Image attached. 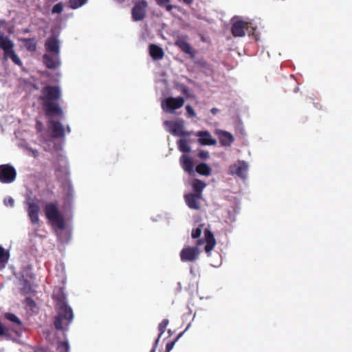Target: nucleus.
Listing matches in <instances>:
<instances>
[{"instance_id":"nucleus-1","label":"nucleus","mask_w":352,"mask_h":352,"mask_svg":"<svg viewBox=\"0 0 352 352\" xmlns=\"http://www.w3.org/2000/svg\"><path fill=\"white\" fill-rule=\"evenodd\" d=\"M54 298L57 300L58 315L54 325L57 329L66 330L74 318L72 309L66 302V294L62 288L54 292Z\"/></svg>"},{"instance_id":"nucleus-2","label":"nucleus","mask_w":352,"mask_h":352,"mask_svg":"<svg viewBox=\"0 0 352 352\" xmlns=\"http://www.w3.org/2000/svg\"><path fill=\"white\" fill-rule=\"evenodd\" d=\"M45 212L47 219L52 226L56 230L57 235L60 237L58 230L65 228L66 224L64 217L55 203H47L45 206Z\"/></svg>"},{"instance_id":"nucleus-3","label":"nucleus","mask_w":352,"mask_h":352,"mask_svg":"<svg viewBox=\"0 0 352 352\" xmlns=\"http://www.w3.org/2000/svg\"><path fill=\"white\" fill-rule=\"evenodd\" d=\"M164 126L168 132L175 136H190V133L184 130V121L182 119L177 120H167L164 122Z\"/></svg>"},{"instance_id":"nucleus-4","label":"nucleus","mask_w":352,"mask_h":352,"mask_svg":"<svg viewBox=\"0 0 352 352\" xmlns=\"http://www.w3.org/2000/svg\"><path fill=\"white\" fill-rule=\"evenodd\" d=\"M185 100L182 97H167L162 100L161 107L166 113H175V111L184 104Z\"/></svg>"},{"instance_id":"nucleus-5","label":"nucleus","mask_w":352,"mask_h":352,"mask_svg":"<svg viewBox=\"0 0 352 352\" xmlns=\"http://www.w3.org/2000/svg\"><path fill=\"white\" fill-rule=\"evenodd\" d=\"M249 164L243 160H238L230 166L229 173L232 175H236L242 179L248 177Z\"/></svg>"},{"instance_id":"nucleus-6","label":"nucleus","mask_w":352,"mask_h":352,"mask_svg":"<svg viewBox=\"0 0 352 352\" xmlns=\"http://www.w3.org/2000/svg\"><path fill=\"white\" fill-rule=\"evenodd\" d=\"M16 176L15 168L10 164L0 165V182L3 184L13 182Z\"/></svg>"},{"instance_id":"nucleus-7","label":"nucleus","mask_w":352,"mask_h":352,"mask_svg":"<svg viewBox=\"0 0 352 352\" xmlns=\"http://www.w3.org/2000/svg\"><path fill=\"white\" fill-rule=\"evenodd\" d=\"M26 204L28 206L27 212L31 222L35 225L38 224L40 207L38 201L29 198Z\"/></svg>"},{"instance_id":"nucleus-8","label":"nucleus","mask_w":352,"mask_h":352,"mask_svg":"<svg viewBox=\"0 0 352 352\" xmlns=\"http://www.w3.org/2000/svg\"><path fill=\"white\" fill-rule=\"evenodd\" d=\"M200 254L198 247L186 246L180 252V258L182 262H193L196 261Z\"/></svg>"},{"instance_id":"nucleus-9","label":"nucleus","mask_w":352,"mask_h":352,"mask_svg":"<svg viewBox=\"0 0 352 352\" xmlns=\"http://www.w3.org/2000/svg\"><path fill=\"white\" fill-rule=\"evenodd\" d=\"M61 97V89L59 87L47 86L43 90V101L56 100Z\"/></svg>"},{"instance_id":"nucleus-10","label":"nucleus","mask_w":352,"mask_h":352,"mask_svg":"<svg viewBox=\"0 0 352 352\" xmlns=\"http://www.w3.org/2000/svg\"><path fill=\"white\" fill-rule=\"evenodd\" d=\"M146 7L147 3L144 0H140L135 3L132 10V17L134 21H142L144 18Z\"/></svg>"},{"instance_id":"nucleus-11","label":"nucleus","mask_w":352,"mask_h":352,"mask_svg":"<svg viewBox=\"0 0 352 352\" xmlns=\"http://www.w3.org/2000/svg\"><path fill=\"white\" fill-rule=\"evenodd\" d=\"M43 61L49 69H56L61 65L59 53H45L43 56Z\"/></svg>"},{"instance_id":"nucleus-12","label":"nucleus","mask_w":352,"mask_h":352,"mask_svg":"<svg viewBox=\"0 0 352 352\" xmlns=\"http://www.w3.org/2000/svg\"><path fill=\"white\" fill-rule=\"evenodd\" d=\"M42 104L46 115L50 116H63V111L57 103L49 101H43Z\"/></svg>"},{"instance_id":"nucleus-13","label":"nucleus","mask_w":352,"mask_h":352,"mask_svg":"<svg viewBox=\"0 0 352 352\" xmlns=\"http://www.w3.org/2000/svg\"><path fill=\"white\" fill-rule=\"evenodd\" d=\"M214 133L218 136L219 142L223 146H230L234 141V136L226 131L215 129Z\"/></svg>"},{"instance_id":"nucleus-14","label":"nucleus","mask_w":352,"mask_h":352,"mask_svg":"<svg viewBox=\"0 0 352 352\" xmlns=\"http://www.w3.org/2000/svg\"><path fill=\"white\" fill-rule=\"evenodd\" d=\"M202 198L201 195L190 193L184 197L187 206L194 210H198L200 208V201Z\"/></svg>"},{"instance_id":"nucleus-15","label":"nucleus","mask_w":352,"mask_h":352,"mask_svg":"<svg viewBox=\"0 0 352 352\" xmlns=\"http://www.w3.org/2000/svg\"><path fill=\"white\" fill-rule=\"evenodd\" d=\"M46 53L60 54V41L58 37L53 36L50 37L45 43Z\"/></svg>"},{"instance_id":"nucleus-16","label":"nucleus","mask_w":352,"mask_h":352,"mask_svg":"<svg viewBox=\"0 0 352 352\" xmlns=\"http://www.w3.org/2000/svg\"><path fill=\"white\" fill-rule=\"evenodd\" d=\"M199 139L198 141L201 145H215L217 140L212 138L211 134L207 131H201L197 133L196 135Z\"/></svg>"},{"instance_id":"nucleus-17","label":"nucleus","mask_w":352,"mask_h":352,"mask_svg":"<svg viewBox=\"0 0 352 352\" xmlns=\"http://www.w3.org/2000/svg\"><path fill=\"white\" fill-rule=\"evenodd\" d=\"M49 126L52 131L54 138L62 137L65 135V131L63 124L59 122L50 121Z\"/></svg>"},{"instance_id":"nucleus-18","label":"nucleus","mask_w":352,"mask_h":352,"mask_svg":"<svg viewBox=\"0 0 352 352\" xmlns=\"http://www.w3.org/2000/svg\"><path fill=\"white\" fill-rule=\"evenodd\" d=\"M179 162L183 170L187 173H192L194 164L192 160L185 155L181 156Z\"/></svg>"},{"instance_id":"nucleus-19","label":"nucleus","mask_w":352,"mask_h":352,"mask_svg":"<svg viewBox=\"0 0 352 352\" xmlns=\"http://www.w3.org/2000/svg\"><path fill=\"white\" fill-rule=\"evenodd\" d=\"M14 43L8 38V36L1 35L0 36V48L4 51V56L8 54L10 51L13 50Z\"/></svg>"},{"instance_id":"nucleus-20","label":"nucleus","mask_w":352,"mask_h":352,"mask_svg":"<svg viewBox=\"0 0 352 352\" xmlns=\"http://www.w3.org/2000/svg\"><path fill=\"white\" fill-rule=\"evenodd\" d=\"M206 244L205 245V251L206 253H210L216 245V241L213 234L208 230L204 231Z\"/></svg>"},{"instance_id":"nucleus-21","label":"nucleus","mask_w":352,"mask_h":352,"mask_svg":"<svg viewBox=\"0 0 352 352\" xmlns=\"http://www.w3.org/2000/svg\"><path fill=\"white\" fill-rule=\"evenodd\" d=\"M149 54L154 60L162 59L164 55L162 48L154 44L150 45Z\"/></svg>"},{"instance_id":"nucleus-22","label":"nucleus","mask_w":352,"mask_h":352,"mask_svg":"<svg viewBox=\"0 0 352 352\" xmlns=\"http://www.w3.org/2000/svg\"><path fill=\"white\" fill-rule=\"evenodd\" d=\"M246 24L243 21L235 22L232 28V32L235 36H243L245 35V27Z\"/></svg>"},{"instance_id":"nucleus-23","label":"nucleus","mask_w":352,"mask_h":352,"mask_svg":"<svg viewBox=\"0 0 352 352\" xmlns=\"http://www.w3.org/2000/svg\"><path fill=\"white\" fill-rule=\"evenodd\" d=\"M176 45L185 53L193 56V50L190 45L182 39H179L176 42Z\"/></svg>"},{"instance_id":"nucleus-24","label":"nucleus","mask_w":352,"mask_h":352,"mask_svg":"<svg viewBox=\"0 0 352 352\" xmlns=\"http://www.w3.org/2000/svg\"><path fill=\"white\" fill-rule=\"evenodd\" d=\"M9 258V252L0 245V270L6 266L8 262Z\"/></svg>"},{"instance_id":"nucleus-25","label":"nucleus","mask_w":352,"mask_h":352,"mask_svg":"<svg viewBox=\"0 0 352 352\" xmlns=\"http://www.w3.org/2000/svg\"><path fill=\"white\" fill-rule=\"evenodd\" d=\"M196 171L204 176H209L211 174V168L205 163H201L196 167Z\"/></svg>"},{"instance_id":"nucleus-26","label":"nucleus","mask_w":352,"mask_h":352,"mask_svg":"<svg viewBox=\"0 0 352 352\" xmlns=\"http://www.w3.org/2000/svg\"><path fill=\"white\" fill-rule=\"evenodd\" d=\"M192 187L198 195H201L203 190L206 187V184L199 179H195L192 182Z\"/></svg>"},{"instance_id":"nucleus-27","label":"nucleus","mask_w":352,"mask_h":352,"mask_svg":"<svg viewBox=\"0 0 352 352\" xmlns=\"http://www.w3.org/2000/svg\"><path fill=\"white\" fill-rule=\"evenodd\" d=\"M19 285L24 294H30L34 292L31 284L26 279L23 278L20 280Z\"/></svg>"},{"instance_id":"nucleus-28","label":"nucleus","mask_w":352,"mask_h":352,"mask_svg":"<svg viewBox=\"0 0 352 352\" xmlns=\"http://www.w3.org/2000/svg\"><path fill=\"white\" fill-rule=\"evenodd\" d=\"M21 41L28 50L33 52L36 50V44L34 38H23Z\"/></svg>"},{"instance_id":"nucleus-29","label":"nucleus","mask_w":352,"mask_h":352,"mask_svg":"<svg viewBox=\"0 0 352 352\" xmlns=\"http://www.w3.org/2000/svg\"><path fill=\"white\" fill-rule=\"evenodd\" d=\"M178 148L181 152L183 153H189L190 151V147L188 144V142L186 140L180 139L178 142Z\"/></svg>"},{"instance_id":"nucleus-30","label":"nucleus","mask_w":352,"mask_h":352,"mask_svg":"<svg viewBox=\"0 0 352 352\" xmlns=\"http://www.w3.org/2000/svg\"><path fill=\"white\" fill-rule=\"evenodd\" d=\"M5 58L7 59H11L16 65H18L19 66L22 65L21 60H20L19 57L16 54L14 50L8 52V54L5 56Z\"/></svg>"},{"instance_id":"nucleus-31","label":"nucleus","mask_w":352,"mask_h":352,"mask_svg":"<svg viewBox=\"0 0 352 352\" xmlns=\"http://www.w3.org/2000/svg\"><path fill=\"white\" fill-rule=\"evenodd\" d=\"M88 0H69L70 7L72 9H77L84 6Z\"/></svg>"},{"instance_id":"nucleus-32","label":"nucleus","mask_w":352,"mask_h":352,"mask_svg":"<svg viewBox=\"0 0 352 352\" xmlns=\"http://www.w3.org/2000/svg\"><path fill=\"white\" fill-rule=\"evenodd\" d=\"M5 317L6 318V319H8L10 322L16 324V325H18V326L21 325V322L20 319L16 315L11 314V313H6L5 314Z\"/></svg>"},{"instance_id":"nucleus-33","label":"nucleus","mask_w":352,"mask_h":352,"mask_svg":"<svg viewBox=\"0 0 352 352\" xmlns=\"http://www.w3.org/2000/svg\"><path fill=\"white\" fill-rule=\"evenodd\" d=\"M41 142H42L43 146L44 149L46 151H52V148H54V147L55 146V143L52 139H50L49 141H47V140L43 141L41 140Z\"/></svg>"},{"instance_id":"nucleus-34","label":"nucleus","mask_w":352,"mask_h":352,"mask_svg":"<svg viewBox=\"0 0 352 352\" xmlns=\"http://www.w3.org/2000/svg\"><path fill=\"white\" fill-rule=\"evenodd\" d=\"M158 5L166 7L168 11H170L173 6L168 4L169 0H155Z\"/></svg>"},{"instance_id":"nucleus-35","label":"nucleus","mask_w":352,"mask_h":352,"mask_svg":"<svg viewBox=\"0 0 352 352\" xmlns=\"http://www.w3.org/2000/svg\"><path fill=\"white\" fill-rule=\"evenodd\" d=\"M66 199L68 201H69L71 199L74 198V191L73 188L71 186H68L67 190H66Z\"/></svg>"},{"instance_id":"nucleus-36","label":"nucleus","mask_w":352,"mask_h":352,"mask_svg":"<svg viewBox=\"0 0 352 352\" xmlns=\"http://www.w3.org/2000/svg\"><path fill=\"white\" fill-rule=\"evenodd\" d=\"M58 350L60 352H68L69 350V345L67 342H62L58 345Z\"/></svg>"},{"instance_id":"nucleus-37","label":"nucleus","mask_w":352,"mask_h":352,"mask_svg":"<svg viewBox=\"0 0 352 352\" xmlns=\"http://www.w3.org/2000/svg\"><path fill=\"white\" fill-rule=\"evenodd\" d=\"M63 10V5L61 3H57L53 6L52 13L58 14L60 13Z\"/></svg>"},{"instance_id":"nucleus-38","label":"nucleus","mask_w":352,"mask_h":352,"mask_svg":"<svg viewBox=\"0 0 352 352\" xmlns=\"http://www.w3.org/2000/svg\"><path fill=\"white\" fill-rule=\"evenodd\" d=\"M3 204H5V206H8V207H13L14 206V199L10 197H6L4 199H3Z\"/></svg>"},{"instance_id":"nucleus-39","label":"nucleus","mask_w":352,"mask_h":352,"mask_svg":"<svg viewBox=\"0 0 352 352\" xmlns=\"http://www.w3.org/2000/svg\"><path fill=\"white\" fill-rule=\"evenodd\" d=\"M186 110L187 111L188 115L190 117H192V118L196 117L197 114H196L195 110L193 109V108L190 105H189V104L186 105Z\"/></svg>"},{"instance_id":"nucleus-40","label":"nucleus","mask_w":352,"mask_h":352,"mask_svg":"<svg viewBox=\"0 0 352 352\" xmlns=\"http://www.w3.org/2000/svg\"><path fill=\"white\" fill-rule=\"evenodd\" d=\"M201 233V228L198 227V228L192 230L191 235L193 239H196V238H198L200 236Z\"/></svg>"},{"instance_id":"nucleus-41","label":"nucleus","mask_w":352,"mask_h":352,"mask_svg":"<svg viewBox=\"0 0 352 352\" xmlns=\"http://www.w3.org/2000/svg\"><path fill=\"white\" fill-rule=\"evenodd\" d=\"M168 324V320H164L160 324V326H159V329L161 331V333L160 335L159 336V337L165 331V329L166 327H167Z\"/></svg>"},{"instance_id":"nucleus-42","label":"nucleus","mask_w":352,"mask_h":352,"mask_svg":"<svg viewBox=\"0 0 352 352\" xmlns=\"http://www.w3.org/2000/svg\"><path fill=\"white\" fill-rule=\"evenodd\" d=\"M199 157L201 159L206 160L210 157V153L206 151L201 150L199 152Z\"/></svg>"},{"instance_id":"nucleus-43","label":"nucleus","mask_w":352,"mask_h":352,"mask_svg":"<svg viewBox=\"0 0 352 352\" xmlns=\"http://www.w3.org/2000/svg\"><path fill=\"white\" fill-rule=\"evenodd\" d=\"M176 342H177V340H175L173 342H168L166 344V352H170L173 349Z\"/></svg>"},{"instance_id":"nucleus-44","label":"nucleus","mask_w":352,"mask_h":352,"mask_svg":"<svg viewBox=\"0 0 352 352\" xmlns=\"http://www.w3.org/2000/svg\"><path fill=\"white\" fill-rule=\"evenodd\" d=\"M36 129L38 132H41L43 131V124L41 122H40L39 120H37L36 121Z\"/></svg>"},{"instance_id":"nucleus-45","label":"nucleus","mask_w":352,"mask_h":352,"mask_svg":"<svg viewBox=\"0 0 352 352\" xmlns=\"http://www.w3.org/2000/svg\"><path fill=\"white\" fill-rule=\"evenodd\" d=\"M28 150H29L30 153L32 156H34V157H38V152L36 150H35V149H32V148H29Z\"/></svg>"},{"instance_id":"nucleus-46","label":"nucleus","mask_w":352,"mask_h":352,"mask_svg":"<svg viewBox=\"0 0 352 352\" xmlns=\"http://www.w3.org/2000/svg\"><path fill=\"white\" fill-rule=\"evenodd\" d=\"M3 334H5V330L1 323L0 322V336H3Z\"/></svg>"},{"instance_id":"nucleus-47","label":"nucleus","mask_w":352,"mask_h":352,"mask_svg":"<svg viewBox=\"0 0 352 352\" xmlns=\"http://www.w3.org/2000/svg\"><path fill=\"white\" fill-rule=\"evenodd\" d=\"M210 111L212 114L215 115L218 113L219 110L217 108H212L211 109Z\"/></svg>"},{"instance_id":"nucleus-48","label":"nucleus","mask_w":352,"mask_h":352,"mask_svg":"<svg viewBox=\"0 0 352 352\" xmlns=\"http://www.w3.org/2000/svg\"><path fill=\"white\" fill-rule=\"evenodd\" d=\"M184 333H185L184 331V332H182V333H181L178 336V337H177V338L176 340H177L179 338H181V337L183 336V334H184Z\"/></svg>"},{"instance_id":"nucleus-49","label":"nucleus","mask_w":352,"mask_h":352,"mask_svg":"<svg viewBox=\"0 0 352 352\" xmlns=\"http://www.w3.org/2000/svg\"><path fill=\"white\" fill-rule=\"evenodd\" d=\"M190 324H189L187 327L186 328V329L184 330V332H186L188 329H190Z\"/></svg>"},{"instance_id":"nucleus-50","label":"nucleus","mask_w":352,"mask_h":352,"mask_svg":"<svg viewBox=\"0 0 352 352\" xmlns=\"http://www.w3.org/2000/svg\"><path fill=\"white\" fill-rule=\"evenodd\" d=\"M187 89H187V87H184L183 92H184V93H186Z\"/></svg>"},{"instance_id":"nucleus-51","label":"nucleus","mask_w":352,"mask_h":352,"mask_svg":"<svg viewBox=\"0 0 352 352\" xmlns=\"http://www.w3.org/2000/svg\"><path fill=\"white\" fill-rule=\"evenodd\" d=\"M67 129H68V131H70V128L69 126H67Z\"/></svg>"},{"instance_id":"nucleus-52","label":"nucleus","mask_w":352,"mask_h":352,"mask_svg":"<svg viewBox=\"0 0 352 352\" xmlns=\"http://www.w3.org/2000/svg\"><path fill=\"white\" fill-rule=\"evenodd\" d=\"M158 340H159V338L156 340V344L157 343Z\"/></svg>"},{"instance_id":"nucleus-53","label":"nucleus","mask_w":352,"mask_h":352,"mask_svg":"<svg viewBox=\"0 0 352 352\" xmlns=\"http://www.w3.org/2000/svg\"><path fill=\"white\" fill-rule=\"evenodd\" d=\"M154 351H155V349H153V350L151 351V352H154Z\"/></svg>"}]
</instances>
